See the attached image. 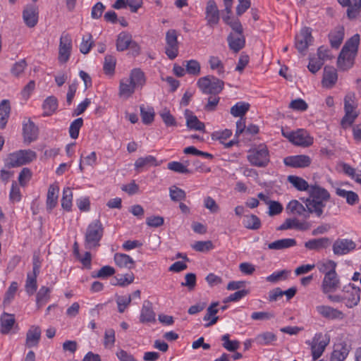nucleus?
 I'll return each mask as SVG.
<instances>
[{"label": "nucleus", "mask_w": 361, "mask_h": 361, "mask_svg": "<svg viewBox=\"0 0 361 361\" xmlns=\"http://www.w3.org/2000/svg\"><path fill=\"white\" fill-rule=\"evenodd\" d=\"M308 193L310 197L305 201L307 208L316 216L321 217L323 215L326 202L331 198L330 193L327 190L317 184L310 185Z\"/></svg>", "instance_id": "f257e3e1"}, {"label": "nucleus", "mask_w": 361, "mask_h": 361, "mask_svg": "<svg viewBox=\"0 0 361 361\" xmlns=\"http://www.w3.org/2000/svg\"><path fill=\"white\" fill-rule=\"evenodd\" d=\"M146 83L145 73L140 68H134L130 71L129 78H123L119 83V96L128 99L137 89H142Z\"/></svg>", "instance_id": "f03ea898"}, {"label": "nucleus", "mask_w": 361, "mask_h": 361, "mask_svg": "<svg viewBox=\"0 0 361 361\" xmlns=\"http://www.w3.org/2000/svg\"><path fill=\"white\" fill-rule=\"evenodd\" d=\"M247 159L252 166L267 167L270 162L269 151L264 144H260L248 151Z\"/></svg>", "instance_id": "7ed1b4c3"}, {"label": "nucleus", "mask_w": 361, "mask_h": 361, "mask_svg": "<svg viewBox=\"0 0 361 361\" xmlns=\"http://www.w3.org/2000/svg\"><path fill=\"white\" fill-rule=\"evenodd\" d=\"M104 233V228L99 220L91 222L87 229L85 236V246L87 249H92L99 245Z\"/></svg>", "instance_id": "20e7f679"}, {"label": "nucleus", "mask_w": 361, "mask_h": 361, "mask_svg": "<svg viewBox=\"0 0 361 361\" xmlns=\"http://www.w3.org/2000/svg\"><path fill=\"white\" fill-rule=\"evenodd\" d=\"M197 85L204 94H219L224 89V82L214 76L207 75L199 78Z\"/></svg>", "instance_id": "39448f33"}, {"label": "nucleus", "mask_w": 361, "mask_h": 361, "mask_svg": "<svg viewBox=\"0 0 361 361\" xmlns=\"http://www.w3.org/2000/svg\"><path fill=\"white\" fill-rule=\"evenodd\" d=\"M36 158V153L30 149L19 150L10 154L6 161L8 167H17L29 164Z\"/></svg>", "instance_id": "423d86ee"}, {"label": "nucleus", "mask_w": 361, "mask_h": 361, "mask_svg": "<svg viewBox=\"0 0 361 361\" xmlns=\"http://www.w3.org/2000/svg\"><path fill=\"white\" fill-rule=\"evenodd\" d=\"M329 342V339L322 333L316 334L312 341H306V343L310 345L313 360L322 356Z\"/></svg>", "instance_id": "0eeeda50"}, {"label": "nucleus", "mask_w": 361, "mask_h": 361, "mask_svg": "<svg viewBox=\"0 0 361 361\" xmlns=\"http://www.w3.org/2000/svg\"><path fill=\"white\" fill-rule=\"evenodd\" d=\"M312 29L305 27L295 35V47L302 55H305L306 50L312 44Z\"/></svg>", "instance_id": "6e6552de"}, {"label": "nucleus", "mask_w": 361, "mask_h": 361, "mask_svg": "<svg viewBox=\"0 0 361 361\" xmlns=\"http://www.w3.org/2000/svg\"><path fill=\"white\" fill-rule=\"evenodd\" d=\"M165 54L171 60H173L178 55V35L176 30H169L166 33Z\"/></svg>", "instance_id": "1a4fd4ad"}, {"label": "nucleus", "mask_w": 361, "mask_h": 361, "mask_svg": "<svg viewBox=\"0 0 361 361\" xmlns=\"http://www.w3.org/2000/svg\"><path fill=\"white\" fill-rule=\"evenodd\" d=\"M72 39L68 33L63 32L59 42L58 60L61 63H66L71 56Z\"/></svg>", "instance_id": "9d476101"}, {"label": "nucleus", "mask_w": 361, "mask_h": 361, "mask_svg": "<svg viewBox=\"0 0 361 361\" xmlns=\"http://www.w3.org/2000/svg\"><path fill=\"white\" fill-rule=\"evenodd\" d=\"M355 247V243L348 238H338L332 245L334 254L338 256L347 255L354 250Z\"/></svg>", "instance_id": "9b49d317"}, {"label": "nucleus", "mask_w": 361, "mask_h": 361, "mask_svg": "<svg viewBox=\"0 0 361 361\" xmlns=\"http://www.w3.org/2000/svg\"><path fill=\"white\" fill-rule=\"evenodd\" d=\"M343 300L346 301V306L348 307H353L357 305L360 300V289L355 287L353 284H348L344 286L343 290Z\"/></svg>", "instance_id": "f8f14e48"}, {"label": "nucleus", "mask_w": 361, "mask_h": 361, "mask_svg": "<svg viewBox=\"0 0 361 361\" xmlns=\"http://www.w3.org/2000/svg\"><path fill=\"white\" fill-rule=\"evenodd\" d=\"M316 311L322 318L328 320H343L345 318L342 311L329 305H317Z\"/></svg>", "instance_id": "ddd939ff"}, {"label": "nucleus", "mask_w": 361, "mask_h": 361, "mask_svg": "<svg viewBox=\"0 0 361 361\" xmlns=\"http://www.w3.org/2000/svg\"><path fill=\"white\" fill-rule=\"evenodd\" d=\"M340 287V280L336 272L325 274L322 283V290L325 294L336 291Z\"/></svg>", "instance_id": "4468645a"}, {"label": "nucleus", "mask_w": 361, "mask_h": 361, "mask_svg": "<svg viewBox=\"0 0 361 361\" xmlns=\"http://www.w3.org/2000/svg\"><path fill=\"white\" fill-rule=\"evenodd\" d=\"M311 159L309 156L305 154L289 156L283 159L286 166L293 168H305L311 164Z\"/></svg>", "instance_id": "2eb2a0df"}, {"label": "nucleus", "mask_w": 361, "mask_h": 361, "mask_svg": "<svg viewBox=\"0 0 361 361\" xmlns=\"http://www.w3.org/2000/svg\"><path fill=\"white\" fill-rule=\"evenodd\" d=\"M205 18L207 25L213 27L219 21V11L214 0H209L205 9Z\"/></svg>", "instance_id": "dca6fc26"}, {"label": "nucleus", "mask_w": 361, "mask_h": 361, "mask_svg": "<svg viewBox=\"0 0 361 361\" xmlns=\"http://www.w3.org/2000/svg\"><path fill=\"white\" fill-rule=\"evenodd\" d=\"M310 224L306 221H299L296 218H289L286 219V221L278 227L277 230L284 231L294 228L298 231H305L310 229Z\"/></svg>", "instance_id": "f3484780"}, {"label": "nucleus", "mask_w": 361, "mask_h": 361, "mask_svg": "<svg viewBox=\"0 0 361 361\" xmlns=\"http://www.w3.org/2000/svg\"><path fill=\"white\" fill-rule=\"evenodd\" d=\"M23 135L24 142L26 143L30 144L37 140L38 135V128L30 119H28L27 121H23Z\"/></svg>", "instance_id": "a211bd4d"}, {"label": "nucleus", "mask_w": 361, "mask_h": 361, "mask_svg": "<svg viewBox=\"0 0 361 361\" xmlns=\"http://www.w3.org/2000/svg\"><path fill=\"white\" fill-rule=\"evenodd\" d=\"M357 53L341 49L338 57V66L343 71H346L353 67Z\"/></svg>", "instance_id": "6ab92c4d"}, {"label": "nucleus", "mask_w": 361, "mask_h": 361, "mask_svg": "<svg viewBox=\"0 0 361 361\" xmlns=\"http://www.w3.org/2000/svg\"><path fill=\"white\" fill-rule=\"evenodd\" d=\"M38 8L35 5H29L23 10V18L25 25L29 27H35L38 22Z\"/></svg>", "instance_id": "aec40b11"}, {"label": "nucleus", "mask_w": 361, "mask_h": 361, "mask_svg": "<svg viewBox=\"0 0 361 361\" xmlns=\"http://www.w3.org/2000/svg\"><path fill=\"white\" fill-rule=\"evenodd\" d=\"M292 143L295 145L309 147L313 143V138L303 129H298L291 135Z\"/></svg>", "instance_id": "412c9836"}, {"label": "nucleus", "mask_w": 361, "mask_h": 361, "mask_svg": "<svg viewBox=\"0 0 361 361\" xmlns=\"http://www.w3.org/2000/svg\"><path fill=\"white\" fill-rule=\"evenodd\" d=\"M331 240L328 237L310 239L305 243V247L309 250L319 251L329 247Z\"/></svg>", "instance_id": "4be33fe9"}, {"label": "nucleus", "mask_w": 361, "mask_h": 361, "mask_svg": "<svg viewBox=\"0 0 361 361\" xmlns=\"http://www.w3.org/2000/svg\"><path fill=\"white\" fill-rule=\"evenodd\" d=\"M41 329L38 326H32L26 334L25 346L33 348L38 345L41 338Z\"/></svg>", "instance_id": "5701e85b"}, {"label": "nucleus", "mask_w": 361, "mask_h": 361, "mask_svg": "<svg viewBox=\"0 0 361 361\" xmlns=\"http://www.w3.org/2000/svg\"><path fill=\"white\" fill-rule=\"evenodd\" d=\"M286 209L292 214H298L299 216H303L305 219L309 218L310 214H312L310 212L306 206L305 207L302 204L296 200H293L289 202L286 207Z\"/></svg>", "instance_id": "b1692460"}, {"label": "nucleus", "mask_w": 361, "mask_h": 361, "mask_svg": "<svg viewBox=\"0 0 361 361\" xmlns=\"http://www.w3.org/2000/svg\"><path fill=\"white\" fill-rule=\"evenodd\" d=\"M160 162L157 161L155 157L148 155L146 157H139L135 162V169L137 172H140L143 168H149L152 166H157L160 165Z\"/></svg>", "instance_id": "393cba45"}, {"label": "nucleus", "mask_w": 361, "mask_h": 361, "mask_svg": "<svg viewBox=\"0 0 361 361\" xmlns=\"http://www.w3.org/2000/svg\"><path fill=\"white\" fill-rule=\"evenodd\" d=\"M140 322L141 323H150L155 322V313L152 309V304L148 300H145L142 305Z\"/></svg>", "instance_id": "a878e982"}, {"label": "nucleus", "mask_w": 361, "mask_h": 361, "mask_svg": "<svg viewBox=\"0 0 361 361\" xmlns=\"http://www.w3.org/2000/svg\"><path fill=\"white\" fill-rule=\"evenodd\" d=\"M329 39L331 47L338 49L344 38V27L337 26L329 33Z\"/></svg>", "instance_id": "bb28decb"}, {"label": "nucleus", "mask_w": 361, "mask_h": 361, "mask_svg": "<svg viewBox=\"0 0 361 361\" xmlns=\"http://www.w3.org/2000/svg\"><path fill=\"white\" fill-rule=\"evenodd\" d=\"M185 117L186 119V126L188 128L200 131L204 130V123L201 122L191 111L186 109L185 111Z\"/></svg>", "instance_id": "cd10ccee"}, {"label": "nucleus", "mask_w": 361, "mask_h": 361, "mask_svg": "<svg viewBox=\"0 0 361 361\" xmlns=\"http://www.w3.org/2000/svg\"><path fill=\"white\" fill-rule=\"evenodd\" d=\"M59 188L58 185H50L47 195L46 205L49 211H51L57 204Z\"/></svg>", "instance_id": "c85d7f7f"}, {"label": "nucleus", "mask_w": 361, "mask_h": 361, "mask_svg": "<svg viewBox=\"0 0 361 361\" xmlns=\"http://www.w3.org/2000/svg\"><path fill=\"white\" fill-rule=\"evenodd\" d=\"M227 41L230 49L235 53L241 50L245 44V39L243 34H240V36L229 34L227 37Z\"/></svg>", "instance_id": "c756f323"}, {"label": "nucleus", "mask_w": 361, "mask_h": 361, "mask_svg": "<svg viewBox=\"0 0 361 361\" xmlns=\"http://www.w3.org/2000/svg\"><path fill=\"white\" fill-rule=\"evenodd\" d=\"M0 321L1 333L3 334H8L16 322L15 316L13 314L4 312L1 315Z\"/></svg>", "instance_id": "7c9ffc66"}, {"label": "nucleus", "mask_w": 361, "mask_h": 361, "mask_svg": "<svg viewBox=\"0 0 361 361\" xmlns=\"http://www.w3.org/2000/svg\"><path fill=\"white\" fill-rule=\"evenodd\" d=\"M297 244L294 238H283L268 244L269 250H281L295 246Z\"/></svg>", "instance_id": "2f4dec72"}, {"label": "nucleus", "mask_w": 361, "mask_h": 361, "mask_svg": "<svg viewBox=\"0 0 361 361\" xmlns=\"http://www.w3.org/2000/svg\"><path fill=\"white\" fill-rule=\"evenodd\" d=\"M335 192L338 197L345 198L346 203L350 206H353L359 202V196L354 191L336 188Z\"/></svg>", "instance_id": "473e14b6"}, {"label": "nucleus", "mask_w": 361, "mask_h": 361, "mask_svg": "<svg viewBox=\"0 0 361 361\" xmlns=\"http://www.w3.org/2000/svg\"><path fill=\"white\" fill-rule=\"evenodd\" d=\"M338 75L336 69L334 68L325 67L322 79V84L324 87L331 88L336 82Z\"/></svg>", "instance_id": "72a5a7b5"}, {"label": "nucleus", "mask_w": 361, "mask_h": 361, "mask_svg": "<svg viewBox=\"0 0 361 361\" xmlns=\"http://www.w3.org/2000/svg\"><path fill=\"white\" fill-rule=\"evenodd\" d=\"M345 114L341 119V124L343 128L353 125L355 119L358 117L360 112L357 108H346L343 109Z\"/></svg>", "instance_id": "f704fd0d"}, {"label": "nucleus", "mask_w": 361, "mask_h": 361, "mask_svg": "<svg viewBox=\"0 0 361 361\" xmlns=\"http://www.w3.org/2000/svg\"><path fill=\"white\" fill-rule=\"evenodd\" d=\"M349 353V349L345 344L336 345L331 353L330 361H343Z\"/></svg>", "instance_id": "c9c22d12"}, {"label": "nucleus", "mask_w": 361, "mask_h": 361, "mask_svg": "<svg viewBox=\"0 0 361 361\" xmlns=\"http://www.w3.org/2000/svg\"><path fill=\"white\" fill-rule=\"evenodd\" d=\"M277 340V336L275 334L271 331H265L259 334L254 338V341L259 345H272Z\"/></svg>", "instance_id": "e433bc0d"}, {"label": "nucleus", "mask_w": 361, "mask_h": 361, "mask_svg": "<svg viewBox=\"0 0 361 361\" xmlns=\"http://www.w3.org/2000/svg\"><path fill=\"white\" fill-rule=\"evenodd\" d=\"M114 261L116 264L121 268L130 269L135 267V261L126 254L116 253L114 255Z\"/></svg>", "instance_id": "4c0bfd02"}, {"label": "nucleus", "mask_w": 361, "mask_h": 361, "mask_svg": "<svg viewBox=\"0 0 361 361\" xmlns=\"http://www.w3.org/2000/svg\"><path fill=\"white\" fill-rule=\"evenodd\" d=\"M132 41V36L126 32H121L118 34L116 40V49L118 51H123L126 50Z\"/></svg>", "instance_id": "58836bf2"}, {"label": "nucleus", "mask_w": 361, "mask_h": 361, "mask_svg": "<svg viewBox=\"0 0 361 361\" xmlns=\"http://www.w3.org/2000/svg\"><path fill=\"white\" fill-rule=\"evenodd\" d=\"M51 289L47 286H42L36 295V305L37 308L43 307L50 298Z\"/></svg>", "instance_id": "ea45409f"}, {"label": "nucleus", "mask_w": 361, "mask_h": 361, "mask_svg": "<svg viewBox=\"0 0 361 361\" xmlns=\"http://www.w3.org/2000/svg\"><path fill=\"white\" fill-rule=\"evenodd\" d=\"M288 181L299 191H309L310 185L301 177L290 175L288 176Z\"/></svg>", "instance_id": "a19ab883"}, {"label": "nucleus", "mask_w": 361, "mask_h": 361, "mask_svg": "<svg viewBox=\"0 0 361 361\" xmlns=\"http://www.w3.org/2000/svg\"><path fill=\"white\" fill-rule=\"evenodd\" d=\"M250 106L247 102H238L231 108L230 113L234 117L243 118L249 111Z\"/></svg>", "instance_id": "79ce46f5"}, {"label": "nucleus", "mask_w": 361, "mask_h": 361, "mask_svg": "<svg viewBox=\"0 0 361 361\" xmlns=\"http://www.w3.org/2000/svg\"><path fill=\"white\" fill-rule=\"evenodd\" d=\"M73 192L71 188H64L61 200V207L66 212H71L73 206Z\"/></svg>", "instance_id": "37998d69"}, {"label": "nucleus", "mask_w": 361, "mask_h": 361, "mask_svg": "<svg viewBox=\"0 0 361 361\" xmlns=\"http://www.w3.org/2000/svg\"><path fill=\"white\" fill-rule=\"evenodd\" d=\"M10 103L7 99L3 100L0 104V128H4L8 121L10 114Z\"/></svg>", "instance_id": "c03bdc74"}, {"label": "nucleus", "mask_w": 361, "mask_h": 361, "mask_svg": "<svg viewBox=\"0 0 361 361\" xmlns=\"http://www.w3.org/2000/svg\"><path fill=\"white\" fill-rule=\"evenodd\" d=\"M243 224L246 228L250 230H257L261 227V221L255 214L245 215Z\"/></svg>", "instance_id": "a18cd8bd"}, {"label": "nucleus", "mask_w": 361, "mask_h": 361, "mask_svg": "<svg viewBox=\"0 0 361 361\" xmlns=\"http://www.w3.org/2000/svg\"><path fill=\"white\" fill-rule=\"evenodd\" d=\"M42 106L44 111V115L50 116L57 109L58 100L54 96L49 97L44 100Z\"/></svg>", "instance_id": "49530a36"}, {"label": "nucleus", "mask_w": 361, "mask_h": 361, "mask_svg": "<svg viewBox=\"0 0 361 361\" xmlns=\"http://www.w3.org/2000/svg\"><path fill=\"white\" fill-rule=\"evenodd\" d=\"M337 264L333 260L329 259L325 262H318L317 267L320 273L325 274H333L336 272Z\"/></svg>", "instance_id": "de8ad7c7"}, {"label": "nucleus", "mask_w": 361, "mask_h": 361, "mask_svg": "<svg viewBox=\"0 0 361 361\" xmlns=\"http://www.w3.org/2000/svg\"><path fill=\"white\" fill-rule=\"evenodd\" d=\"M140 109L142 122L145 124H150L154 118V109L151 106H145L143 104L140 106Z\"/></svg>", "instance_id": "09e8293b"}, {"label": "nucleus", "mask_w": 361, "mask_h": 361, "mask_svg": "<svg viewBox=\"0 0 361 361\" xmlns=\"http://www.w3.org/2000/svg\"><path fill=\"white\" fill-rule=\"evenodd\" d=\"M135 276L133 273H128L126 274H118L115 277V282L112 283L114 286H119L121 287H125L130 283H132L134 281Z\"/></svg>", "instance_id": "8fccbe9b"}, {"label": "nucleus", "mask_w": 361, "mask_h": 361, "mask_svg": "<svg viewBox=\"0 0 361 361\" xmlns=\"http://www.w3.org/2000/svg\"><path fill=\"white\" fill-rule=\"evenodd\" d=\"M38 274L27 273L25 283V290L28 295H33L37 288V277Z\"/></svg>", "instance_id": "3c124183"}, {"label": "nucleus", "mask_w": 361, "mask_h": 361, "mask_svg": "<svg viewBox=\"0 0 361 361\" xmlns=\"http://www.w3.org/2000/svg\"><path fill=\"white\" fill-rule=\"evenodd\" d=\"M185 71L187 73L192 75H199L201 71V66L197 60L191 59L185 61Z\"/></svg>", "instance_id": "603ef678"}, {"label": "nucleus", "mask_w": 361, "mask_h": 361, "mask_svg": "<svg viewBox=\"0 0 361 361\" xmlns=\"http://www.w3.org/2000/svg\"><path fill=\"white\" fill-rule=\"evenodd\" d=\"M360 40V35L355 34L346 41L342 49L354 53H357Z\"/></svg>", "instance_id": "864d4df0"}, {"label": "nucleus", "mask_w": 361, "mask_h": 361, "mask_svg": "<svg viewBox=\"0 0 361 361\" xmlns=\"http://www.w3.org/2000/svg\"><path fill=\"white\" fill-rule=\"evenodd\" d=\"M132 301L130 295H116V302L117 304L118 311L120 313L125 312Z\"/></svg>", "instance_id": "5fc2aeb1"}, {"label": "nucleus", "mask_w": 361, "mask_h": 361, "mask_svg": "<svg viewBox=\"0 0 361 361\" xmlns=\"http://www.w3.org/2000/svg\"><path fill=\"white\" fill-rule=\"evenodd\" d=\"M83 125V119L78 118L71 122L69 127V135L72 139H77L79 135L80 130Z\"/></svg>", "instance_id": "6e6d98bb"}, {"label": "nucleus", "mask_w": 361, "mask_h": 361, "mask_svg": "<svg viewBox=\"0 0 361 361\" xmlns=\"http://www.w3.org/2000/svg\"><path fill=\"white\" fill-rule=\"evenodd\" d=\"M167 168L173 171L179 173H191L192 171L188 168V164L179 161H171L168 163Z\"/></svg>", "instance_id": "4d7b16f0"}, {"label": "nucleus", "mask_w": 361, "mask_h": 361, "mask_svg": "<svg viewBox=\"0 0 361 361\" xmlns=\"http://www.w3.org/2000/svg\"><path fill=\"white\" fill-rule=\"evenodd\" d=\"M169 195L171 199L175 202L185 200L186 198L185 192L175 185L169 188Z\"/></svg>", "instance_id": "13d9d810"}, {"label": "nucleus", "mask_w": 361, "mask_h": 361, "mask_svg": "<svg viewBox=\"0 0 361 361\" xmlns=\"http://www.w3.org/2000/svg\"><path fill=\"white\" fill-rule=\"evenodd\" d=\"M209 63L211 69L216 70L217 74L219 75H222L224 74V66L219 57L214 56H210Z\"/></svg>", "instance_id": "bf43d9fd"}, {"label": "nucleus", "mask_w": 361, "mask_h": 361, "mask_svg": "<svg viewBox=\"0 0 361 361\" xmlns=\"http://www.w3.org/2000/svg\"><path fill=\"white\" fill-rule=\"evenodd\" d=\"M229 337L228 334L222 336L221 341H224L222 345L227 350L233 352L239 348L240 343L238 341H231Z\"/></svg>", "instance_id": "052dcab7"}, {"label": "nucleus", "mask_w": 361, "mask_h": 361, "mask_svg": "<svg viewBox=\"0 0 361 361\" xmlns=\"http://www.w3.org/2000/svg\"><path fill=\"white\" fill-rule=\"evenodd\" d=\"M116 59L111 55H107L104 58V71L106 74H112L116 66Z\"/></svg>", "instance_id": "680f3d73"}, {"label": "nucleus", "mask_w": 361, "mask_h": 361, "mask_svg": "<svg viewBox=\"0 0 361 361\" xmlns=\"http://www.w3.org/2000/svg\"><path fill=\"white\" fill-rule=\"evenodd\" d=\"M93 45L91 34L88 33L82 37V42L80 45V51L81 53L86 54L89 53Z\"/></svg>", "instance_id": "e2e57ef3"}, {"label": "nucleus", "mask_w": 361, "mask_h": 361, "mask_svg": "<svg viewBox=\"0 0 361 361\" xmlns=\"http://www.w3.org/2000/svg\"><path fill=\"white\" fill-rule=\"evenodd\" d=\"M344 106L343 109L346 108H357L358 102L355 92H348L343 99Z\"/></svg>", "instance_id": "0e129e2a"}, {"label": "nucleus", "mask_w": 361, "mask_h": 361, "mask_svg": "<svg viewBox=\"0 0 361 361\" xmlns=\"http://www.w3.org/2000/svg\"><path fill=\"white\" fill-rule=\"evenodd\" d=\"M115 274V269L114 267L111 266H104L102 267L97 274H92V276L93 278H100V279H106L109 276H111Z\"/></svg>", "instance_id": "69168bd1"}, {"label": "nucleus", "mask_w": 361, "mask_h": 361, "mask_svg": "<svg viewBox=\"0 0 361 361\" xmlns=\"http://www.w3.org/2000/svg\"><path fill=\"white\" fill-rule=\"evenodd\" d=\"M192 247L197 252H207L213 249L212 242L210 240L207 241H196Z\"/></svg>", "instance_id": "338daca9"}, {"label": "nucleus", "mask_w": 361, "mask_h": 361, "mask_svg": "<svg viewBox=\"0 0 361 361\" xmlns=\"http://www.w3.org/2000/svg\"><path fill=\"white\" fill-rule=\"evenodd\" d=\"M159 115L166 126H176L177 122L174 116L169 112V111L164 109L159 113Z\"/></svg>", "instance_id": "774afa93"}]
</instances>
